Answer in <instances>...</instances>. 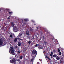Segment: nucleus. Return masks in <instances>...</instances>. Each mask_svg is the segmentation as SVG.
<instances>
[{
	"mask_svg": "<svg viewBox=\"0 0 64 64\" xmlns=\"http://www.w3.org/2000/svg\"><path fill=\"white\" fill-rule=\"evenodd\" d=\"M58 52H60V49H58Z\"/></svg>",
	"mask_w": 64,
	"mask_h": 64,
	"instance_id": "26",
	"label": "nucleus"
},
{
	"mask_svg": "<svg viewBox=\"0 0 64 64\" xmlns=\"http://www.w3.org/2000/svg\"><path fill=\"white\" fill-rule=\"evenodd\" d=\"M23 34H24L23 33H20L19 35H18V36H19V37H20V38H21V36H22V35H23Z\"/></svg>",
	"mask_w": 64,
	"mask_h": 64,
	"instance_id": "6",
	"label": "nucleus"
},
{
	"mask_svg": "<svg viewBox=\"0 0 64 64\" xmlns=\"http://www.w3.org/2000/svg\"><path fill=\"white\" fill-rule=\"evenodd\" d=\"M9 14H12L13 13V12H9Z\"/></svg>",
	"mask_w": 64,
	"mask_h": 64,
	"instance_id": "28",
	"label": "nucleus"
},
{
	"mask_svg": "<svg viewBox=\"0 0 64 64\" xmlns=\"http://www.w3.org/2000/svg\"><path fill=\"white\" fill-rule=\"evenodd\" d=\"M38 47L39 49H43V47L42 46H38Z\"/></svg>",
	"mask_w": 64,
	"mask_h": 64,
	"instance_id": "7",
	"label": "nucleus"
},
{
	"mask_svg": "<svg viewBox=\"0 0 64 64\" xmlns=\"http://www.w3.org/2000/svg\"><path fill=\"white\" fill-rule=\"evenodd\" d=\"M18 54H20V52L19 51H18Z\"/></svg>",
	"mask_w": 64,
	"mask_h": 64,
	"instance_id": "32",
	"label": "nucleus"
},
{
	"mask_svg": "<svg viewBox=\"0 0 64 64\" xmlns=\"http://www.w3.org/2000/svg\"><path fill=\"white\" fill-rule=\"evenodd\" d=\"M36 28H37V29H38V27H36Z\"/></svg>",
	"mask_w": 64,
	"mask_h": 64,
	"instance_id": "38",
	"label": "nucleus"
},
{
	"mask_svg": "<svg viewBox=\"0 0 64 64\" xmlns=\"http://www.w3.org/2000/svg\"><path fill=\"white\" fill-rule=\"evenodd\" d=\"M46 58H47L49 60H50V61H51V59L50 58H49L48 57V56H46Z\"/></svg>",
	"mask_w": 64,
	"mask_h": 64,
	"instance_id": "15",
	"label": "nucleus"
},
{
	"mask_svg": "<svg viewBox=\"0 0 64 64\" xmlns=\"http://www.w3.org/2000/svg\"><path fill=\"white\" fill-rule=\"evenodd\" d=\"M32 21L33 23H35V21H34V20H32Z\"/></svg>",
	"mask_w": 64,
	"mask_h": 64,
	"instance_id": "29",
	"label": "nucleus"
},
{
	"mask_svg": "<svg viewBox=\"0 0 64 64\" xmlns=\"http://www.w3.org/2000/svg\"><path fill=\"white\" fill-rule=\"evenodd\" d=\"M59 54L60 56H61V55H62V52H60L59 53Z\"/></svg>",
	"mask_w": 64,
	"mask_h": 64,
	"instance_id": "16",
	"label": "nucleus"
},
{
	"mask_svg": "<svg viewBox=\"0 0 64 64\" xmlns=\"http://www.w3.org/2000/svg\"><path fill=\"white\" fill-rule=\"evenodd\" d=\"M35 47H37V46H38V44H36L35 45Z\"/></svg>",
	"mask_w": 64,
	"mask_h": 64,
	"instance_id": "23",
	"label": "nucleus"
},
{
	"mask_svg": "<svg viewBox=\"0 0 64 64\" xmlns=\"http://www.w3.org/2000/svg\"><path fill=\"white\" fill-rule=\"evenodd\" d=\"M56 60H60V58L58 56H57L56 58Z\"/></svg>",
	"mask_w": 64,
	"mask_h": 64,
	"instance_id": "9",
	"label": "nucleus"
},
{
	"mask_svg": "<svg viewBox=\"0 0 64 64\" xmlns=\"http://www.w3.org/2000/svg\"><path fill=\"white\" fill-rule=\"evenodd\" d=\"M24 25H26V22H25L24 23Z\"/></svg>",
	"mask_w": 64,
	"mask_h": 64,
	"instance_id": "24",
	"label": "nucleus"
},
{
	"mask_svg": "<svg viewBox=\"0 0 64 64\" xmlns=\"http://www.w3.org/2000/svg\"><path fill=\"white\" fill-rule=\"evenodd\" d=\"M16 49H18V47L17 46H16Z\"/></svg>",
	"mask_w": 64,
	"mask_h": 64,
	"instance_id": "21",
	"label": "nucleus"
},
{
	"mask_svg": "<svg viewBox=\"0 0 64 64\" xmlns=\"http://www.w3.org/2000/svg\"><path fill=\"white\" fill-rule=\"evenodd\" d=\"M53 52H55V50H54Z\"/></svg>",
	"mask_w": 64,
	"mask_h": 64,
	"instance_id": "34",
	"label": "nucleus"
},
{
	"mask_svg": "<svg viewBox=\"0 0 64 64\" xmlns=\"http://www.w3.org/2000/svg\"><path fill=\"white\" fill-rule=\"evenodd\" d=\"M14 42H17V38H16L15 40H14Z\"/></svg>",
	"mask_w": 64,
	"mask_h": 64,
	"instance_id": "17",
	"label": "nucleus"
},
{
	"mask_svg": "<svg viewBox=\"0 0 64 64\" xmlns=\"http://www.w3.org/2000/svg\"><path fill=\"white\" fill-rule=\"evenodd\" d=\"M23 56H20L19 58L20 59H23Z\"/></svg>",
	"mask_w": 64,
	"mask_h": 64,
	"instance_id": "13",
	"label": "nucleus"
},
{
	"mask_svg": "<svg viewBox=\"0 0 64 64\" xmlns=\"http://www.w3.org/2000/svg\"><path fill=\"white\" fill-rule=\"evenodd\" d=\"M17 61L18 62H20V59H18L17 60Z\"/></svg>",
	"mask_w": 64,
	"mask_h": 64,
	"instance_id": "25",
	"label": "nucleus"
},
{
	"mask_svg": "<svg viewBox=\"0 0 64 64\" xmlns=\"http://www.w3.org/2000/svg\"><path fill=\"white\" fill-rule=\"evenodd\" d=\"M57 55L56 54H54L53 55V57L54 58H56V57H57Z\"/></svg>",
	"mask_w": 64,
	"mask_h": 64,
	"instance_id": "10",
	"label": "nucleus"
},
{
	"mask_svg": "<svg viewBox=\"0 0 64 64\" xmlns=\"http://www.w3.org/2000/svg\"><path fill=\"white\" fill-rule=\"evenodd\" d=\"M22 38H23V37H22Z\"/></svg>",
	"mask_w": 64,
	"mask_h": 64,
	"instance_id": "42",
	"label": "nucleus"
},
{
	"mask_svg": "<svg viewBox=\"0 0 64 64\" xmlns=\"http://www.w3.org/2000/svg\"><path fill=\"white\" fill-rule=\"evenodd\" d=\"M14 31V32H18V30L16 26H15L13 28Z\"/></svg>",
	"mask_w": 64,
	"mask_h": 64,
	"instance_id": "3",
	"label": "nucleus"
},
{
	"mask_svg": "<svg viewBox=\"0 0 64 64\" xmlns=\"http://www.w3.org/2000/svg\"><path fill=\"white\" fill-rule=\"evenodd\" d=\"M32 58H33L31 60V61H33V60H34V58L36 57V55H37V51L35 50H34L32 52Z\"/></svg>",
	"mask_w": 64,
	"mask_h": 64,
	"instance_id": "1",
	"label": "nucleus"
},
{
	"mask_svg": "<svg viewBox=\"0 0 64 64\" xmlns=\"http://www.w3.org/2000/svg\"><path fill=\"white\" fill-rule=\"evenodd\" d=\"M9 52L11 54H13L14 53V48L12 46H11L9 50Z\"/></svg>",
	"mask_w": 64,
	"mask_h": 64,
	"instance_id": "2",
	"label": "nucleus"
},
{
	"mask_svg": "<svg viewBox=\"0 0 64 64\" xmlns=\"http://www.w3.org/2000/svg\"><path fill=\"white\" fill-rule=\"evenodd\" d=\"M51 58H52V57Z\"/></svg>",
	"mask_w": 64,
	"mask_h": 64,
	"instance_id": "41",
	"label": "nucleus"
},
{
	"mask_svg": "<svg viewBox=\"0 0 64 64\" xmlns=\"http://www.w3.org/2000/svg\"><path fill=\"white\" fill-rule=\"evenodd\" d=\"M3 44V40L1 39H0V45Z\"/></svg>",
	"mask_w": 64,
	"mask_h": 64,
	"instance_id": "5",
	"label": "nucleus"
},
{
	"mask_svg": "<svg viewBox=\"0 0 64 64\" xmlns=\"http://www.w3.org/2000/svg\"><path fill=\"white\" fill-rule=\"evenodd\" d=\"M8 19H10V18H8Z\"/></svg>",
	"mask_w": 64,
	"mask_h": 64,
	"instance_id": "35",
	"label": "nucleus"
},
{
	"mask_svg": "<svg viewBox=\"0 0 64 64\" xmlns=\"http://www.w3.org/2000/svg\"><path fill=\"white\" fill-rule=\"evenodd\" d=\"M11 24L12 27H14V26L15 25V24H14V23L13 22H11Z\"/></svg>",
	"mask_w": 64,
	"mask_h": 64,
	"instance_id": "8",
	"label": "nucleus"
},
{
	"mask_svg": "<svg viewBox=\"0 0 64 64\" xmlns=\"http://www.w3.org/2000/svg\"><path fill=\"white\" fill-rule=\"evenodd\" d=\"M62 61H61V60H60V63H62Z\"/></svg>",
	"mask_w": 64,
	"mask_h": 64,
	"instance_id": "33",
	"label": "nucleus"
},
{
	"mask_svg": "<svg viewBox=\"0 0 64 64\" xmlns=\"http://www.w3.org/2000/svg\"><path fill=\"white\" fill-rule=\"evenodd\" d=\"M44 44H46V43H47V42H44Z\"/></svg>",
	"mask_w": 64,
	"mask_h": 64,
	"instance_id": "31",
	"label": "nucleus"
},
{
	"mask_svg": "<svg viewBox=\"0 0 64 64\" xmlns=\"http://www.w3.org/2000/svg\"><path fill=\"white\" fill-rule=\"evenodd\" d=\"M23 40V39H20V40Z\"/></svg>",
	"mask_w": 64,
	"mask_h": 64,
	"instance_id": "39",
	"label": "nucleus"
},
{
	"mask_svg": "<svg viewBox=\"0 0 64 64\" xmlns=\"http://www.w3.org/2000/svg\"><path fill=\"white\" fill-rule=\"evenodd\" d=\"M8 28V26H6V28L5 29H7V28Z\"/></svg>",
	"mask_w": 64,
	"mask_h": 64,
	"instance_id": "30",
	"label": "nucleus"
},
{
	"mask_svg": "<svg viewBox=\"0 0 64 64\" xmlns=\"http://www.w3.org/2000/svg\"><path fill=\"white\" fill-rule=\"evenodd\" d=\"M34 25H36V24H34Z\"/></svg>",
	"mask_w": 64,
	"mask_h": 64,
	"instance_id": "37",
	"label": "nucleus"
},
{
	"mask_svg": "<svg viewBox=\"0 0 64 64\" xmlns=\"http://www.w3.org/2000/svg\"><path fill=\"white\" fill-rule=\"evenodd\" d=\"M25 21H27L28 20V19H24Z\"/></svg>",
	"mask_w": 64,
	"mask_h": 64,
	"instance_id": "27",
	"label": "nucleus"
},
{
	"mask_svg": "<svg viewBox=\"0 0 64 64\" xmlns=\"http://www.w3.org/2000/svg\"><path fill=\"white\" fill-rule=\"evenodd\" d=\"M18 39H19V40H20V38H18Z\"/></svg>",
	"mask_w": 64,
	"mask_h": 64,
	"instance_id": "40",
	"label": "nucleus"
},
{
	"mask_svg": "<svg viewBox=\"0 0 64 64\" xmlns=\"http://www.w3.org/2000/svg\"><path fill=\"white\" fill-rule=\"evenodd\" d=\"M26 34L27 35H29V31H26Z\"/></svg>",
	"mask_w": 64,
	"mask_h": 64,
	"instance_id": "11",
	"label": "nucleus"
},
{
	"mask_svg": "<svg viewBox=\"0 0 64 64\" xmlns=\"http://www.w3.org/2000/svg\"><path fill=\"white\" fill-rule=\"evenodd\" d=\"M30 30L31 32H33V30L31 28H30Z\"/></svg>",
	"mask_w": 64,
	"mask_h": 64,
	"instance_id": "14",
	"label": "nucleus"
},
{
	"mask_svg": "<svg viewBox=\"0 0 64 64\" xmlns=\"http://www.w3.org/2000/svg\"><path fill=\"white\" fill-rule=\"evenodd\" d=\"M15 62H16L15 58H14L10 60V62L11 63H14Z\"/></svg>",
	"mask_w": 64,
	"mask_h": 64,
	"instance_id": "4",
	"label": "nucleus"
},
{
	"mask_svg": "<svg viewBox=\"0 0 64 64\" xmlns=\"http://www.w3.org/2000/svg\"><path fill=\"white\" fill-rule=\"evenodd\" d=\"M28 44H29L30 45H31V42H28Z\"/></svg>",
	"mask_w": 64,
	"mask_h": 64,
	"instance_id": "20",
	"label": "nucleus"
},
{
	"mask_svg": "<svg viewBox=\"0 0 64 64\" xmlns=\"http://www.w3.org/2000/svg\"><path fill=\"white\" fill-rule=\"evenodd\" d=\"M21 46V43L20 42H18V46Z\"/></svg>",
	"mask_w": 64,
	"mask_h": 64,
	"instance_id": "18",
	"label": "nucleus"
},
{
	"mask_svg": "<svg viewBox=\"0 0 64 64\" xmlns=\"http://www.w3.org/2000/svg\"><path fill=\"white\" fill-rule=\"evenodd\" d=\"M63 58H62L61 59L60 61H63Z\"/></svg>",
	"mask_w": 64,
	"mask_h": 64,
	"instance_id": "22",
	"label": "nucleus"
},
{
	"mask_svg": "<svg viewBox=\"0 0 64 64\" xmlns=\"http://www.w3.org/2000/svg\"><path fill=\"white\" fill-rule=\"evenodd\" d=\"M53 52H51V54H50V56H51V57H52L53 56Z\"/></svg>",
	"mask_w": 64,
	"mask_h": 64,
	"instance_id": "12",
	"label": "nucleus"
},
{
	"mask_svg": "<svg viewBox=\"0 0 64 64\" xmlns=\"http://www.w3.org/2000/svg\"><path fill=\"white\" fill-rule=\"evenodd\" d=\"M10 37L11 38H13V35L11 34L10 35Z\"/></svg>",
	"mask_w": 64,
	"mask_h": 64,
	"instance_id": "19",
	"label": "nucleus"
},
{
	"mask_svg": "<svg viewBox=\"0 0 64 64\" xmlns=\"http://www.w3.org/2000/svg\"><path fill=\"white\" fill-rule=\"evenodd\" d=\"M40 61H42V60H41V59H40Z\"/></svg>",
	"mask_w": 64,
	"mask_h": 64,
	"instance_id": "36",
	"label": "nucleus"
}]
</instances>
